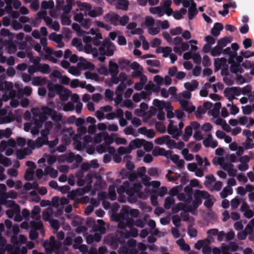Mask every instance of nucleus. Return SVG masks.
<instances>
[{"instance_id": "obj_1", "label": "nucleus", "mask_w": 254, "mask_h": 254, "mask_svg": "<svg viewBox=\"0 0 254 254\" xmlns=\"http://www.w3.org/2000/svg\"><path fill=\"white\" fill-rule=\"evenodd\" d=\"M142 186L140 183H134L132 186L127 181H125L123 185L120 187L118 191L121 190L123 192H126L128 196L129 200H132V201L135 202L136 198L134 194L137 193L141 190Z\"/></svg>"}, {"instance_id": "obj_2", "label": "nucleus", "mask_w": 254, "mask_h": 254, "mask_svg": "<svg viewBox=\"0 0 254 254\" xmlns=\"http://www.w3.org/2000/svg\"><path fill=\"white\" fill-rule=\"evenodd\" d=\"M116 50V48L115 44L107 40H104L98 48L99 53L102 55L106 54V56L108 57L112 56Z\"/></svg>"}, {"instance_id": "obj_3", "label": "nucleus", "mask_w": 254, "mask_h": 254, "mask_svg": "<svg viewBox=\"0 0 254 254\" xmlns=\"http://www.w3.org/2000/svg\"><path fill=\"white\" fill-rule=\"evenodd\" d=\"M120 212H121V216L123 218L128 219H133V218H137L139 213L138 209H131L128 206L123 207Z\"/></svg>"}, {"instance_id": "obj_4", "label": "nucleus", "mask_w": 254, "mask_h": 254, "mask_svg": "<svg viewBox=\"0 0 254 254\" xmlns=\"http://www.w3.org/2000/svg\"><path fill=\"white\" fill-rule=\"evenodd\" d=\"M33 120L34 124L37 126H41L44 122L48 119V117L40 111L39 109H37L36 112H33Z\"/></svg>"}, {"instance_id": "obj_5", "label": "nucleus", "mask_w": 254, "mask_h": 254, "mask_svg": "<svg viewBox=\"0 0 254 254\" xmlns=\"http://www.w3.org/2000/svg\"><path fill=\"white\" fill-rule=\"evenodd\" d=\"M47 88L49 92L48 94V97L53 98L55 96L56 93L58 94L61 91L62 86L59 84H53L50 82L48 83Z\"/></svg>"}, {"instance_id": "obj_6", "label": "nucleus", "mask_w": 254, "mask_h": 254, "mask_svg": "<svg viewBox=\"0 0 254 254\" xmlns=\"http://www.w3.org/2000/svg\"><path fill=\"white\" fill-rule=\"evenodd\" d=\"M119 15L116 12H110L104 16V20L110 25H119Z\"/></svg>"}, {"instance_id": "obj_7", "label": "nucleus", "mask_w": 254, "mask_h": 254, "mask_svg": "<svg viewBox=\"0 0 254 254\" xmlns=\"http://www.w3.org/2000/svg\"><path fill=\"white\" fill-rule=\"evenodd\" d=\"M85 43H91L94 46H101V40L103 39L102 34L100 33L96 34L95 36L92 38L91 36H84L83 38Z\"/></svg>"}, {"instance_id": "obj_8", "label": "nucleus", "mask_w": 254, "mask_h": 254, "mask_svg": "<svg viewBox=\"0 0 254 254\" xmlns=\"http://www.w3.org/2000/svg\"><path fill=\"white\" fill-rule=\"evenodd\" d=\"M241 88L239 87H232L231 88H227L224 90V93L225 95H230L232 97L231 98H229V100L231 101L233 99H235L234 95L239 96L242 94Z\"/></svg>"}, {"instance_id": "obj_9", "label": "nucleus", "mask_w": 254, "mask_h": 254, "mask_svg": "<svg viewBox=\"0 0 254 254\" xmlns=\"http://www.w3.org/2000/svg\"><path fill=\"white\" fill-rule=\"evenodd\" d=\"M109 245L113 248L116 249L119 244H122L124 242L123 238H118L117 235L108 236L106 238Z\"/></svg>"}, {"instance_id": "obj_10", "label": "nucleus", "mask_w": 254, "mask_h": 254, "mask_svg": "<svg viewBox=\"0 0 254 254\" xmlns=\"http://www.w3.org/2000/svg\"><path fill=\"white\" fill-rule=\"evenodd\" d=\"M3 45L5 46L7 52L10 54L15 53L17 50L16 44L12 40H5Z\"/></svg>"}, {"instance_id": "obj_11", "label": "nucleus", "mask_w": 254, "mask_h": 254, "mask_svg": "<svg viewBox=\"0 0 254 254\" xmlns=\"http://www.w3.org/2000/svg\"><path fill=\"white\" fill-rule=\"evenodd\" d=\"M130 219L123 218L121 216V212L120 214L117 215L116 217V220L118 222V227L121 229H124L127 226L130 227L128 223Z\"/></svg>"}, {"instance_id": "obj_12", "label": "nucleus", "mask_w": 254, "mask_h": 254, "mask_svg": "<svg viewBox=\"0 0 254 254\" xmlns=\"http://www.w3.org/2000/svg\"><path fill=\"white\" fill-rule=\"evenodd\" d=\"M49 81L45 77L35 76L33 78L32 84L34 86L44 85Z\"/></svg>"}, {"instance_id": "obj_13", "label": "nucleus", "mask_w": 254, "mask_h": 254, "mask_svg": "<svg viewBox=\"0 0 254 254\" xmlns=\"http://www.w3.org/2000/svg\"><path fill=\"white\" fill-rule=\"evenodd\" d=\"M152 154L154 156H162L168 157L170 153L169 151L163 148L155 147L152 151Z\"/></svg>"}, {"instance_id": "obj_14", "label": "nucleus", "mask_w": 254, "mask_h": 254, "mask_svg": "<svg viewBox=\"0 0 254 254\" xmlns=\"http://www.w3.org/2000/svg\"><path fill=\"white\" fill-rule=\"evenodd\" d=\"M84 51L87 54H92L94 57H97L99 55L98 49L93 48L91 43H85Z\"/></svg>"}, {"instance_id": "obj_15", "label": "nucleus", "mask_w": 254, "mask_h": 254, "mask_svg": "<svg viewBox=\"0 0 254 254\" xmlns=\"http://www.w3.org/2000/svg\"><path fill=\"white\" fill-rule=\"evenodd\" d=\"M223 29V25L222 23L216 22L214 24L213 27L211 29V33L214 37L218 36L221 31Z\"/></svg>"}, {"instance_id": "obj_16", "label": "nucleus", "mask_w": 254, "mask_h": 254, "mask_svg": "<svg viewBox=\"0 0 254 254\" xmlns=\"http://www.w3.org/2000/svg\"><path fill=\"white\" fill-rule=\"evenodd\" d=\"M190 0L191 1V6L190 7L188 10V18L190 20H192L197 14L198 11L196 9V3L194 2L193 0Z\"/></svg>"}, {"instance_id": "obj_17", "label": "nucleus", "mask_w": 254, "mask_h": 254, "mask_svg": "<svg viewBox=\"0 0 254 254\" xmlns=\"http://www.w3.org/2000/svg\"><path fill=\"white\" fill-rule=\"evenodd\" d=\"M61 91L60 93H58L60 99L63 101H66L68 99L71 92L69 90L65 89L63 86Z\"/></svg>"}, {"instance_id": "obj_18", "label": "nucleus", "mask_w": 254, "mask_h": 254, "mask_svg": "<svg viewBox=\"0 0 254 254\" xmlns=\"http://www.w3.org/2000/svg\"><path fill=\"white\" fill-rule=\"evenodd\" d=\"M144 141H145V139L135 138L131 140L129 142V144L132 149L134 148H139L143 145Z\"/></svg>"}, {"instance_id": "obj_19", "label": "nucleus", "mask_w": 254, "mask_h": 254, "mask_svg": "<svg viewBox=\"0 0 254 254\" xmlns=\"http://www.w3.org/2000/svg\"><path fill=\"white\" fill-rule=\"evenodd\" d=\"M185 88L189 91H193L197 88L198 86V82L196 80H192L190 82H186L184 84Z\"/></svg>"}, {"instance_id": "obj_20", "label": "nucleus", "mask_w": 254, "mask_h": 254, "mask_svg": "<svg viewBox=\"0 0 254 254\" xmlns=\"http://www.w3.org/2000/svg\"><path fill=\"white\" fill-rule=\"evenodd\" d=\"M194 200L192 202V208L193 210L197 209L202 203V200L198 194L195 191L194 194Z\"/></svg>"}, {"instance_id": "obj_21", "label": "nucleus", "mask_w": 254, "mask_h": 254, "mask_svg": "<svg viewBox=\"0 0 254 254\" xmlns=\"http://www.w3.org/2000/svg\"><path fill=\"white\" fill-rule=\"evenodd\" d=\"M38 221H31L30 222L31 229L37 231L43 229V224L40 219Z\"/></svg>"}, {"instance_id": "obj_22", "label": "nucleus", "mask_w": 254, "mask_h": 254, "mask_svg": "<svg viewBox=\"0 0 254 254\" xmlns=\"http://www.w3.org/2000/svg\"><path fill=\"white\" fill-rule=\"evenodd\" d=\"M193 210V209L191 205L188 206L187 208L185 210L184 212L181 213V217L184 221H188L190 220V215L188 212H191Z\"/></svg>"}, {"instance_id": "obj_23", "label": "nucleus", "mask_w": 254, "mask_h": 254, "mask_svg": "<svg viewBox=\"0 0 254 254\" xmlns=\"http://www.w3.org/2000/svg\"><path fill=\"white\" fill-rule=\"evenodd\" d=\"M109 72L112 74H118L119 73V66L115 63L113 62L112 61L109 62Z\"/></svg>"}, {"instance_id": "obj_24", "label": "nucleus", "mask_w": 254, "mask_h": 254, "mask_svg": "<svg viewBox=\"0 0 254 254\" xmlns=\"http://www.w3.org/2000/svg\"><path fill=\"white\" fill-rule=\"evenodd\" d=\"M128 1L127 0H118L116 7L118 9L126 10L128 8Z\"/></svg>"}, {"instance_id": "obj_25", "label": "nucleus", "mask_w": 254, "mask_h": 254, "mask_svg": "<svg viewBox=\"0 0 254 254\" xmlns=\"http://www.w3.org/2000/svg\"><path fill=\"white\" fill-rule=\"evenodd\" d=\"M37 68L38 71L43 74L48 73L51 70L50 65L46 64H40L39 65H38Z\"/></svg>"}, {"instance_id": "obj_26", "label": "nucleus", "mask_w": 254, "mask_h": 254, "mask_svg": "<svg viewBox=\"0 0 254 254\" xmlns=\"http://www.w3.org/2000/svg\"><path fill=\"white\" fill-rule=\"evenodd\" d=\"M128 223L130 226L135 225L141 228L145 226V223L141 219H137L136 220H134V219H130Z\"/></svg>"}, {"instance_id": "obj_27", "label": "nucleus", "mask_w": 254, "mask_h": 254, "mask_svg": "<svg viewBox=\"0 0 254 254\" xmlns=\"http://www.w3.org/2000/svg\"><path fill=\"white\" fill-rule=\"evenodd\" d=\"M221 107V103L220 102H217L215 103L213 108L211 111V115L215 118L218 117Z\"/></svg>"}, {"instance_id": "obj_28", "label": "nucleus", "mask_w": 254, "mask_h": 254, "mask_svg": "<svg viewBox=\"0 0 254 254\" xmlns=\"http://www.w3.org/2000/svg\"><path fill=\"white\" fill-rule=\"evenodd\" d=\"M132 150V149L129 144V145L127 147L120 146L118 149V152L120 155H123L130 153Z\"/></svg>"}, {"instance_id": "obj_29", "label": "nucleus", "mask_w": 254, "mask_h": 254, "mask_svg": "<svg viewBox=\"0 0 254 254\" xmlns=\"http://www.w3.org/2000/svg\"><path fill=\"white\" fill-rule=\"evenodd\" d=\"M231 41V37H225L218 40L217 45L223 49V48L225 47L228 43H230Z\"/></svg>"}, {"instance_id": "obj_30", "label": "nucleus", "mask_w": 254, "mask_h": 254, "mask_svg": "<svg viewBox=\"0 0 254 254\" xmlns=\"http://www.w3.org/2000/svg\"><path fill=\"white\" fill-rule=\"evenodd\" d=\"M223 246L224 247V250L231 252L237 251L239 248L238 245L234 242H230L227 245H224L223 244Z\"/></svg>"}, {"instance_id": "obj_31", "label": "nucleus", "mask_w": 254, "mask_h": 254, "mask_svg": "<svg viewBox=\"0 0 254 254\" xmlns=\"http://www.w3.org/2000/svg\"><path fill=\"white\" fill-rule=\"evenodd\" d=\"M233 193V189L231 187H225L222 191L220 193V196L222 198H225L228 194H232Z\"/></svg>"}, {"instance_id": "obj_32", "label": "nucleus", "mask_w": 254, "mask_h": 254, "mask_svg": "<svg viewBox=\"0 0 254 254\" xmlns=\"http://www.w3.org/2000/svg\"><path fill=\"white\" fill-rule=\"evenodd\" d=\"M175 199L172 196H167L164 201V207L166 209H169L172 205L175 203Z\"/></svg>"}, {"instance_id": "obj_33", "label": "nucleus", "mask_w": 254, "mask_h": 254, "mask_svg": "<svg viewBox=\"0 0 254 254\" xmlns=\"http://www.w3.org/2000/svg\"><path fill=\"white\" fill-rule=\"evenodd\" d=\"M27 150V148H25L23 150L18 149L16 151V155L17 158L21 160L25 158V156L27 155H29L31 153V150H29V153H27L26 151Z\"/></svg>"}, {"instance_id": "obj_34", "label": "nucleus", "mask_w": 254, "mask_h": 254, "mask_svg": "<svg viewBox=\"0 0 254 254\" xmlns=\"http://www.w3.org/2000/svg\"><path fill=\"white\" fill-rule=\"evenodd\" d=\"M40 207L38 205H35L31 211V217L32 219H40L39 214L40 213Z\"/></svg>"}, {"instance_id": "obj_35", "label": "nucleus", "mask_w": 254, "mask_h": 254, "mask_svg": "<svg viewBox=\"0 0 254 254\" xmlns=\"http://www.w3.org/2000/svg\"><path fill=\"white\" fill-rule=\"evenodd\" d=\"M218 163L221 165L223 169L228 171L230 168L233 167V165L232 163H227L224 162V158H220L218 159Z\"/></svg>"}, {"instance_id": "obj_36", "label": "nucleus", "mask_w": 254, "mask_h": 254, "mask_svg": "<svg viewBox=\"0 0 254 254\" xmlns=\"http://www.w3.org/2000/svg\"><path fill=\"white\" fill-rule=\"evenodd\" d=\"M150 12L152 14H157L159 17H161L164 15V11L161 7L157 6L155 7H150Z\"/></svg>"}, {"instance_id": "obj_37", "label": "nucleus", "mask_w": 254, "mask_h": 254, "mask_svg": "<svg viewBox=\"0 0 254 254\" xmlns=\"http://www.w3.org/2000/svg\"><path fill=\"white\" fill-rule=\"evenodd\" d=\"M34 175V171L30 168H27L24 174V179L26 181H31L33 179Z\"/></svg>"}, {"instance_id": "obj_38", "label": "nucleus", "mask_w": 254, "mask_h": 254, "mask_svg": "<svg viewBox=\"0 0 254 254\" xmlns=\"http://www.w3.org/2000/svg\"><path fill=\"white\" fill-rule=\"evenodd\" d=\"M20 209L19 205H17V207L14 208L13 209H8L6 211V214L9 218H12L16 212H20Z\"/></svg>"}, {"instance_id": "obj_39", "label": "nucleus", "mask_w": 254, "mask_h": 254, "mask_svg": "<svg viewBox=\"0 0 254 254\" xmlns=\"http://www.w3.org/2000/svg\"><path fill=\"white\" fill-rule=\"evenodd\" d=\"M54 6V2L52 0H44L41 3V7L44 9L52 8Z\"/></svg>"}, {"instance_id": "obj_40", "label": "nucleus", "mask_w": 254, "mask_h": 254, "mask_svg": "<svg viewBox=\"0 0 254 254\" xmlns=\"http://www.w3.org/2000/svg\"><path fill=\"white\" fill-rule=\"evenodd\" d=\"M185 207L186 205L184 203L182 202H179L177 205L172 207V210L174 213H176L181 210H185Z\"/></svg>"}, {"instance_id": "obj_41", "label": "nucleus", "mask_w": 254, "mask_h": 254, "mask_svg": "<svg viewBox=\"0 0 254 254\" xmlns=\"http://www.w3.org/2000/svg\"><path fill=\"white\" fill-rule=\"evenodd\" d=\"M45 171L47 174H49L53 178H55L58 176V171L52 167H47L45 169Z\"/></svg>"}, {"instance_id": "obj_42", "label": "nucleus", "mask_w": 254, "mask_h": 254, "mask_svg": "<svg viewBox=\"0 0 254 254\" xmlns=\"http://www.w3.org/2000/svg\"><path fill=\"white\" fill-rule=\"evenodd\" d=\"M153 104L159 111L163 110L165 106V102L164 101H160L157 99H154Z\"/></svg>"}, {"instance_id": "obj_43", "label": "nucleus", "mask_w": 254, "mask_h": 254, "mask_svg": "<svg viewBox=\"0 0 254 254\" xmlns=\"http://www.w3.org/2000/svg\"><path fill=\"white\" fill-rule=\"evenodd\" d=\"M223 49L217 45L211 49L210 53L213 57H216L220 55L222 52Z\"/></svg>"}, {"instance_id": "obj_44", "label": "nucleus", "mask_w": 254, "mask_h": 254, "mask_svg": "<svg viewBox=\"0 0 254 254\" xmlns=\"http://www.w3.org/2000/svg\"><path fill=\"white\" fill-rule=\"evenodd\" d=\"M49 38L50 40L57 43L58 42H60V40H62L63 36L60 34H57L56 33L54 32L50 34Z\"/></svg>"}, {"instance_id": "obj_45", "label": "nucleus", "mask_w": 254, "mask_h": 254, "mask_svg": "<svg viewBox=\"0 0 254 254\" xmlns=\"http://www.w3.org/2000/svg\"><path fill=\"white\" fill-rule=\"evenodd\" d=\"M61 23L63 25H69L71 23L70 17L65 14H63L61 17Z\"/></svg>"}, {"instance_id": "obj_46", "label": "nucleus", "mask_w": 254, "mask_h": 254, "mask_svg": "<svg viewBox=\"0 0 254 254\" xmlns=\"http://www.w3.org/2000/svg\"><path fill=\"white\" fill-rule=\"evenodd\" d=\"M166 111L167 112V117L168 119H172L174 117V113L173 112V107L170 103H168V105L165 107Z\"/></svg>"}, {"instance_id": "obj_47", "label": "nucleus", "mask_w": 254, "mask_h": 254, "mask_svg": "<svg viewBox=\"0 0 254 254\" xmlns=\"http://www.w3.org/2000/svg\"><path fill=\"white\" fill-rule=\"evenodd\" d=\"M205 178L206 180L205 181L204 184L206 187H208L209 185H211L212 182H215L216 180L215 178L212 174L207 175Z\"/></svg>"}, {"instance_id": "obj_48", "label": "nucleus", "mask_w": 254, "mask_h": 254, "mask_svg": "<svg viewBox=\"0 0 254 254\" xmlns=\"http://www.w3.org/2000/svg\"><path fill=\"white\" fill-rule=\"evenodd\" d=\"M42 112L47 116H51L55 110L47 106H43L41 108Z\"/></svg>"}, {"instance_id": "obj_49", "label": "nucleus", "mask_w": 254, "mask_h": 254, "mask_svg": "<svg viewBox=\"0 0 254 254\" xmlns=\"http://www.w3.org/2000/svg\"><path fill=\"white\" fill-rule=\"evenodd\" d=\"M51 117L52 120L56 122H60L62 119V115L61 114L58 113L56 110L54 111Z\"/></svg>"}, {"instance_id": "obj_50", "label": "nucleus", "mask_w": 254, "mask_h": 254, "mask_svg": "<svg viewBox=\"0 0 254 254\" xmlns=\"http://www.w3.org/2000/svg\"><path fill=\"white\" fill-rule=\"evenodd\" d=\"M129 17L127 15H123L122 17H119V25L125 26L128 22Z\"/></svg>"}, {"instance_id": "obj_51", "label": "nucleus", "mask_w": 254, "mask_h": 254, "mask_svg": "<svg viewBox=\"0 0 254 254\" xmlns=\"http://www.w3.org/2000/svg\"><path fill=\"white\" fill-rule=\"evenodd\" d=\"M118 63L122 69L125 68L126 66H128L130 64L129 61L123 59H119L118 60Z\"/></svg>"}, {"instance_id": "obj_52", "label": "nucleus", "mask_w": 254, "mask_h": 254, "mask_svg": "<svg viewBox=\"0 0 254 254\" xmlns=\"http://www.w3.org/2000/svg\"><path fill=\"white\" fill-rule=\"evenodd\" d=\"M144 149L146 152H150L153 147V144L152 142L145 140L143 144Z\"/></svg>"}, {"instance_id": "obj_53", "label": "nucleus", "mask_w": 254, "mask_h": 254, "mask_svg": "<svg viewBox=\"0 0 254 254\" xmlns=\"http://www.w3.org/2000/svg\"><path fill=\"white\" fill-rule=\"evenodd\" d=\"M188 234L190 238H194L197 236V231L196 229L189 226L188 227Z\"/></svg>"}, {"instance_id": "obj_54", "label": "nucleus", "mask_w": 254, "mask_h": 254, "mask_svg": "<svg viewBox=\"0 0 254 254\" xmlns=\"http://www.w3.org/2000/svg\"><path fill=\"white\" fill-rule=\"evenodd\" d=\"M0 34L3 36H8L10 38H13L14 34L10 33V31L5 28H2L0 30Z\"/></svg>"}, {"instance_id": "obj_55", "label": "nucleus", "mask_w": 254, "mask_h": 254, "mask_svg": "<svg viewBox=\"0 0 254 254\" xmlns=\"http://www.w3.org/2000/svg\"><path fill=\"white\" fill-rule=\"evenodd\" d=\"M169 138V136L164 135L162 137L156 138L154 141L155 142L159 145H162L166 142L167 138Z\"/></svg>"}, {"instance_id": "obj_56", "label": "nucleus", "mask_w": 254, "mask_h": 254, "mask_svg": "<svg viewBox=\"0 0 254 254\" xmlns=\"http://www.w3.org/2000/svg\"><path fill=\"white\" fill-rule=\"evenodd\" d=\"M196 192L198 194L200 197L204 199H208L210 197V194L209 193L205 190H195Z\"/></svg>"}, {"instance_id": "obj_57", "label": "nucleus", "mask_w": 254, "mask_h": 254, "mask_svg": "<svg viewBox=\"0 0 254 254\" xmlns=\"http://www.w3.org/2000/svg\"><path fill=\"white\" fill-rule=\"evenodd\" d=\"M223 11L219 10L218 11L219 14L222 15L223 16H225L229 13V7H230V5L229 3H224L223 5Z\"/></svg>"}, {"instance_id": "obj_58", "label": "nucleus", "mask_w": 254, "mask_h": 254, "mask_svg": "<svg viewBox=\"0 0 254 254\" xmlns=\"http://www.w3.org/2000/svg\"><path fill=\"white\" fill-rule=\"evenodd\" d=\"M146 63L147 65L153 67H159L160 65V62L158 60H147Z\"/></svg>"}, {"instance_id": "obj_59", "label": "nucleus", "mask_w": 254, "mask_h": 254, "mask_svg": "<svg viewBox=\"0 0 254 254\" xmlns=\"http://www.w3.org/2000/svg\"><path fill=\"white\" fill-rule=\"evenodd\" d=\"M181 221V218L178 215H175L172 217L173 223L176 227L180 226Z\"/></svg>"}, {"instance_id": "obj_60", "label": "nucleus", "mask_w": 254, "mask_h": 254, "mask_svg": "<svg viewBox=\"0 0 254 254\" xmlns=\"http://www.w3.org/2000/svg\"><path fill=\"white\" fill-rule=\"evenodd\" d=\"M161 52L163 53V57L167 58L171 54L172 48L170 47H164V48L162 49Z\"/></svg>"}, {"instance_id": "obj_61", "label": "nucleus", "mask_w": 254, "mask_h": 254, "mask_svg": "<svg viewBox=\"0 0 254 254\" xmlns=\"http://www.w3.org/2000/svg\"><path fill=\"white\" fill-rule=\"evenodd\" d=\"M166 142L168 147L170 149L175 148L176 147V142L174 140L171 139L170 136L169 138H167Z\"/></svg>"}, {"instance_id": "obj_62", "label": "nucleus", "mask_w": 254, "mask_h": 254, "mask_svg": "<svg viewBox=\"0 0 254 254\" xmlns=\"http://www.w3.org/2000/svg\"><path fill=\"white\" fill-rule=\"evenodd\" d=\"M192 59L193 62L197 64H200L201 62V57L198 53L193 54Z\"/></svg>"}, {"instance_id": "obj_63", "label": "nucleus", "mask_w": 254, "mask_h": 254, "mask_svg": "<svg viewBox=\"0 0 254 254\" xmlns=\"http://www.w3.org/2000/svg\"><path fill=\"white\" fill-rule=\"evenodd\" d=\"M242 94L247 95L252 94V86L250 85H247L241 88Z\"/></svg>"}, {"instance_id": "obj_64", "label": "nucleus", "mask_w": 254, "mask_h": 254, "mask_svg": "<svg viewBox=\"0 0 254 254\" xmlns=\"http://www.w3.org/2000/svg\"><path fill=\"white\" fill-rule=\"evenodd\" d=\"M182 110H187V107L189 106V102L184 99H178Z\"/></svg>"}]
</instances>
